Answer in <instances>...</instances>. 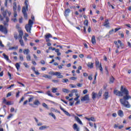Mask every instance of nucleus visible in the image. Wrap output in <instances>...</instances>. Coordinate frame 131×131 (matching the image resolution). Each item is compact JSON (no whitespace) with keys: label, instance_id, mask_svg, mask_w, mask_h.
<instances>
[{"label":"nucleus","instance_id":"nucleus-8","mask_svg":"<svg viewBox=\"0 0 131 131\" xmlns=\"http://www.w3.org/2000/svg\"><path fill=\"white\" fill-rule=\"evenodd\" d=\"M0 31L4 33V34H8V30L3 25H0Z\"/></svg>","mask_w":131,"mask_h":131},{"label":"nucleus","instance_id":"nucleus-16","mask_svg":"<svg viewBox=\"0 0 131 131\" xmlns=\"http://www.w3.org/2000/svg\"><path fill=\"white\" fill-rule=\"evenodd\" d=\"M33 104L34 105H35V106H39V105H40V102L38 100L36 99L35 100V101L33 102Z\"/></svg>","mask_w":131,"mask_h":131},{"label":"nucleus","instance_id":"nucleus-15","mask_svg":"<svg viewBox=\"0 0 131 131\" xmlns=\"http://www.w3.org/2000/svg\"><path fill=\"white\" fill-rule=\"evenodd\" d=\"M87 66L89 67V68H90V69H92V68H94V63L88 62L87 63Z\"/></svg>","mask_w":131,"mask_h":131},{"label":"nucleus","instance_id":"nucleus-60","mask_svg":"<svg viewBox=\"0 0 131 131\" xmlns=\"http://www.w3.org/2000/svg\"><path fill=\"white\" fill-rule=\"evenodd\" d=\"M69 53H72L71 50H69L68 51L66 52V54H69Z\"/></svg>","mask_w":131,"mask_h":131},{"label":"nucleus","instance_id":"nucleus-27","mask_svg":"<svg viewBox=\"0 0 131 131\" xmlns=\"http://www.w3.org/2000/svg\"><path fill=\"white\" fill-rule=\"evenodd\" d=\"M95 65L96 67V68H98V67L100 66V62L98 60H95Z\"/></svg>","mask_w":131,"mask_h":131},{"label":"nucleus","instance_id":"nucleus-64","mask_svg":"<svg viewBox=\"0 0 131 131\" xmlns=\"http://www.w3.org/2000/svg\"><path fill=\"white\" fill-rule=\"evenodd\" d=\"M27 103H28V100H26L24 101L23 105H26V104H27Z\"/></svg>","mask_w":131,"mask_h":131},{"label":"nucleus","instance_id":"nucleus-19","mask_svg":"<svg viewBox=\"0 0 131 131\" xmlns=\"http://www.w3.org/2000/svg\"><path fill=\"white\" fill-rule=\"evenodd\" d=\"M92 42L93 45H96V36L95 35L92 36Z\"/></svg>","mask_w":131,"mask_h":131},{"label":"nucleus","instance_id":"nucleus-63","mask_svg":"<svg viewBox=\"0 0 131 131\" xmlns=\"http://www.w3.org/2000/svg\"><path fill=\"white\" fill-rule=\"evenodd\" d=\"M88 76H89V75L88 74V73H83V76H85V77H86Z\"/></svg>","mask_w":131,"mask_h":131},{"label":"nucleus","instance_id":"nucleus-6","mask_svg":"<svg viewBox=\"0 0 131 131\" xmlns=\"http://www.w3.org/2000/svg\"><path fill=\"white\" fill-rule=\"evenodd\" d=\"M90 95L87 94L85 95L84 97H82L81 98V101L82 102L86 101V103H89L90 102Z\"/></svg>","mask_w":131,"mask_h":131},{"label":"nucleus","instance_id":"nucleus-56","mask_svg":"<svg viewBox=\"0 0 131 131\" xmlns=\"http://www.w3.org/2000/svg\"><path fill=\"white\" fill-rule=\"evenodd\" d=\"M40 63L42 65H45V64H46V62H45V60H41Z\"/></svg>","mask_w":131,"mask_h":131},{"label":"nucleus","instance_id":"nucleus-48","mask_svg":"<svg viewBox=\"0 0 131 131\" xmlns=\"http://www.w3.org/2000/svg\"><path fill=\"white\" fill-rule=\"evenodd\" d=\"M114 32V29H112V30L109 31V34H113Z\"/></svg>","mask_w":131,"mask_h":131},{"label":"nucleus","instance_id":"nucleus-14","mask_svg":"<svg viewBox=\"0 0 131 131\" xmlns=\"http://www.w3.org/2000/svg\"><path fill=\"white\" fill-rule=\"evenodd\" d=\"M73 128L74 130L79 131V127H78V126H77V124L76 123L74 124V125H73Z\"/></svg>","mask_w":131,"mask_h":131},{"label":"nucleus","instance_id":"nucleus-46","mask_svg":"<svg viewBox=\"0 0 131 131\" xmlns=\"http://www.w3.org/2000/svg\"><path fill=\"white\" fill-rule=\"evenodd\" d=\"M71 93L72 94H74V93H77V90L76 89H74L71 91Z\"/></svg>","mask_w":131,"mask_h":131},{"label":"nucleus","instance_id":"nucleus-24","mask_svg":"<svg viewBox=\"0 0 131 131\" xmlns=\"http://www.w3.org/2000/svg\"><path fill=\"white\" fill-rule=\"evenodd\" d=\"M96 97H98V95H97V93H96L95 92H93L92 93V99L93 100H95L96 99Z\"/></svg>","mask_w":131,"mask_h":131},{"label":"nucleus","instance_id":"nucleus-11","mask_svg":"<svg viewBox=\"0 0 131 131\" xmlns=\"http://www.w3.org/2000/svg\"><path fill=\"white\" fill-rule=\"evenodd\" d=\"M110 97L109 92L106 91L103 94V99H104V100H107Z\"/></svg>","mask_w":131,"mask_h":131},{"label":"nucleus","instance_id":"nucleus-30","mask_svg":"<svg viewBox=\"0 0 131 131\" xmlns=\"http://www.w3.org/2000/svg\"><path fill=\"white\" fill-rule=\"evenodd\" d=\"M47 95H48V96H49L50 97H52L53 98V97H54V96H53V95L51 93V91H48L47 92Z\"/></svg>","mask_w":131,"mask_h":131},{"label":"nucleus","instance_id":"nucleus-39","mask_svg":"<svg viewBox=\"0 0 131 131\" xmlns=\"http://www.w3.org/2000/svg\"><path fill=\"white\" fill-rule=\"evenodd\" d=\"M84 25H85L86 26H88V25H89V21L88 20V19L85 20L84 21Z\"/></svg>","mask_w":131,"mask_h":131},{"label":"nucleus","instance_id":"nucleus-26","mask_svg":"<svg viewBox=\"0 0 131 131\" xmlns=\"http://www.w3.org/2000/svg\"><path fill=\"white\" fill-rule=\"evenodd\" d=\"M42 77H45V78H48V79H52V76L48 75L47 74H45L44 75H43Z\"/></svg>","mask_w":131,"mask_h":131},{"label":"nucleus","instance_id":"nucleus-13","mask_svg":"<svg viewBox=\"0 0 131 131\" xmlns=\"http://www.w3.org/2000/svg\"><path fill=\"white\" fill-rule=\"evenodd\" d=\"M70 13V9H66L64 12V15L66 17H68V16H69Z\"/></svg>","mask_w":131,"mask_h":131},{"label":"nucleus","instance_id":"nucleus-41","mask_svg":"<svg viewBox=\"0 0 131 131\" xmlns=\"http://www.w3.org/2000/svg\"><path fill=\"white\" fill-rule=\"evenodd\" d=\"M68 81H69V80H68V79H62V82H63V83L68 82Z\"/></svg>","mask_w":131,"mask_h":131},{"label":"nucleus","instance_id":"nucleus-18","mask_svg":"<svg viewBox=\"0 0 131 131\" xmlns=\"http://www.w3.org/2000/svg\"><path fill=\"white\" fill-rule=\"evenodd\" d=\"M118 115H119V116H120V117H123V111H122V110H119L118 112Z\"/></svg>","mask_w":131,"mask_h":131},{"label":"nucleus","instance_id":"nucleus-31","mask_svg":"<svg viewBox=\"0 0 131 131\" xmlns=\"http://www.w3.org/2000/svg\"><path fill=\"white\" fill-rule=\"evenodd\" d=\"M23 14L25 20H27V19H28V15H27V13H23Z\"/></svg>","mask_w":131,"mask_h":131},{"label":"nucleus","instance_id":"nucleus-2","mask_svg":"<svg viewBox=\"0 0 131 131\" xmlns=\"http://www.w3.org/2000/svg\"><path fill=\"white\" fill-rule=\"evenodd\" d=\"M11 14V12L8 11V10H6L2 12L3 17L0 14V21H4V19H5L3 22V24L5 25V26H8V25H9L8 23L9 21H10V18L9 17H10Z\"/></svg>","mask_w":131,"mask_h":131},{"label":"nucleus","instance_id":"nucleus-21","mask_svg":"<svg viewBox=\"0 0 131 131\" xmlns=\"http://www.w3.org/2000/svg\"><path fill=\"white\" fill-rule=\"evenodd\" d=\"M29 53H30V50H29V49H27L24 50V54L25 55H28V54H29Z\"/></svg>","mask_w":131,"mask_h":131},{"label":"nucleus","instance_id":"nucleus-1","mask_svg":"<svg viewBox=\"0 0 131 131\" xmlns=\"http://www.w3.org/2000/svg\"><path fill=\"white\" fill-rule=\"evenodd\" d=\"M114 94L119 97H123V98L120 99L121 104L125 108H130L131 105L127 100L131 99V97L129 95L128 90L126 88L121 86L120 91L114 90Z\"/></svg>","mask_w":131,"mask_h":131},{"label":"nucleus","instance_id":"nucleus-37","mask_svg":"<svg viewBox=\"0 0 131 131\" xmlns=\"http://www.w3.org/2000/svg\"><path fill=\"white\" fill-rule=\"evenodd\" d=\"M26 58H27V61H30L31 60V57L29 55H28L27 56Z\"/></svg>","mask_w":131,"mask_h":131},{"label":"nucleus","instance_id":"nucleus-35","mask_svg":"<svg viewBox=\"0 0 131 131\" xmlns=\"http://www.w3.org/2000/svg\"><path fill=\"white\" fill-rule=\"evenodd\" d=\"M17 85H18L19 86H25V85H24V84L19 82H17Z\"/></svg>","mask_w":131,"mask_h":131},{"label":"nucleus","instance_id":"nucleus-10","mask_svg":"<svg viewBox=\"0 0 131 131\" xmlns=\"http://www.w3.org/2000/svg\"><path fill=\"white\" fill-rule=\"evenodd\" d=\"M74 118H75L76 121H77V122H78V123H79V124H81V125H83V123H82V122L81 121V120H80V119H79V118H78V117L75 116Z\"/></svg>","mask_w":131,"mask_h":131},{"label":"nucleus","instance_id":"nucleus-49","mask_svg":"<svg viewBox=\"0 0 131 131\" xmlns=\"http://www.w3.org/2000/svg\"><path fill=\"white\" fill-rule=\"evenodd\" d=\"M52 81L54 82V83H58L59 82V80H52Z\"/></svg>","mask_w":131,"mask_h":131},{"label":"nucleus","instance_id":"nucleus-23","mask_svg":"<svg viewBox=\"0 0 131 131\" xmlns=\"http://www.w3.org/2000/svg\"><path fill=\"white\" fill-rule=\"evenodd\" d=\"M102 93H103V90L101 89L99 91L98 94H97V98H101Z\"/></svg>","mask_w":131,"mask_h":131},{"label":"nucleus","instance_id":"nucleus-44","mask_svg":"<svg viewBox=\"0 0 131 131\" xmlns=\"http://www.w3.org/2000/svg\"><path fill=\"white\" fill-rule=\"evenodd\" d=\"M34 98V97H31L30 98H29L28 100L29 103H30V102H32V101H33Z\"/></svg>","mask_w":131,"mask_h":131},{"label":"nucleus","instance_id":"nucleus-9","mask_svg":"<svg viewBox=\"0 0 131 131\" xmlns=\"http://www.w3.org/2000/svg\"><path fill=\"white\" fill-rule=\"evenodd\" d=\"M59 108L61 110V111H62L64 113V114H66V115H67V116H71V115H70V114H69V113H68V112L66 111L64 108H63V107H62V106H61V105H59Z\"/></svg>","mask_w":131,"mask_h":131},{"label":"nucleus","instance_id":"nucleus-61","mask_svg":"<svg viewBox=\"0 0 131 131\" xmlns=\"http://www.w3.org/2000/svg\"><path fill=\"white\" fill-rule=\"evenodd\" d=\"M12 116H13V115L12 114H10L8 117H7V119H10V118H11L12 117Z\"/></svg>","mask_w":131,"mask_h":131},{"label":"nucleus","instance_id":"nucleus-51","mask_svg":"<svg viewBox=\"0 0 131 131\" xmlns=\"http://www.w3.org/2000/svg\"><path fill=\"white\" fill-rule=\"evenodd\" d=\"M90 120H91V121H94V122L96 121V120L95 119V118L93 117L90 118Z\"/></svg>","mask_w":131,"mask_h":131},{"label":"nucleus","instance_id":"nucleus-50","mask_svg":"<svg viewBox=\"0 0 131 131\" xmlns=\"http://www.w3.org/2000/svg\"><path fill=\"white\" fill-rule=\"evenodd\" d=\"M49 50H51L52 51H55V50H56V49L55 48H53L52 47H50L49 48Z\"/></svg>","mask_w":131,"mask_h":131},{"label":"nucleus","instance_id":"nucleus-3","mask_svg":"<svg viewBox=\"0 0 131 131\" xmlns=\"http://www.w3.org/2000/svg\"><path fill=\"white\" fill-rule=\"evenodd\" d=\"M31 19L29 20V23L28 24L26 25L25 29L27 32L29 33H31V28H32V26L33 25V21H34V16H31Z\"/></svg>","mask_w":131,"mask_h":131},{"label":"nucleus","instance_id":"nucleus-4","mask_svg":"<svg viewBox=\"0 0 131 131\" xmlns=\"http://www.w3.org/2000/svg\"><path fill=\"white\" fill-rule=\"evenodd\" d=\"M18 33H19L18 39H19V43L22 47H24L25 46L24 41L22 39V36H23V34H24L23 31H22V30H19Z\"/></svg>","mask_w":131,"mask_h":131},{"label":"nucleus","instance_id":"nucleus-40","mask_svg":"<svg viewBox=\"0 0 131 131\" xmlns=\"http://www.w3.org/2000/svg\"><path fill=\"white\" fill-rule=\"evenodd\" d=\"M48 102H50V103H52V104H54V105H58V103L52 101V100H47Z\"/></svg>","mask_w":131,"mask_h":131},{"label":"nucleus","instance_id":"nucleus-12","mask_svg":"<svg viewBox=\"0 0 131 131\" xmlns=\"http://www.w3.org/2000/svg\"><path fill=\"white\" fill-rule=\"evenodd\" d=\"M55 76L57 77V78H63L64 76L61 74V73L59 72H56Z\"/></svg>","mask_w":131,"mask_h":131},{"label":"nucleus","instance_id":"nucleus-62","mask_svg":"<svg viewBox=\"0 0 131 131\" xmlns=\"http://www.w3.org/2000/svg\"><path fill=\"white\" fill-rule=\"evenodd\" d=\"M6 105H12V102L8 101L7 102Z\"/></svg>","mask_w":131,"mask_h":131},{"label":"nucleus","instance_id":"nucleus-55","mask_svg":"<svg viewBox=\"0 0 131 131\" xmlns=\"http://www.w3.org/2000/svg\"><path fill=\"white\" fill-rule=\"evenodd\" d=\"M88 93V90L85 89L83 91V94H84V95H85V94Z\"/></svg>","mask_w":131,"mask_h":131},{"label":"nucleus","instance_id":"nucleus-59","mask_svg":"<svg viewBox=\"0 0 131 131\" xmlns=\"http://www.w3.org/2000/svg\"><path fill=\"white\" fill-rule=\"evenodd\" d=\"M120 28L115 29V32H117V31H118V30H120Z\"/></svg>","mask_w":131,"mask_h":131},{"label":"nucleus","instance_id":"nucleus-5","mask_svg":"<svg viewBox=\"0 0 131 131\" xmlns=\"http://www.w3.org/2000/svg\"><path fill=\"white\" fill-rule=\"evenodd\" d=\"M13 5L14 16L11 20L13 22H16L17 21V19L16 18V17H17V5L16 2H14Z\"/></svg>","mask_w":131,"mask_h":131},{"label":"nucleus","instance_id":"nucleus-34","mask_svg":"<svg viewBox=\"0 0 131 131\" xmlns=\"http://www.w3.org/2000/svg\"><path fill=\"white\" fill-rule=\"evenodd\" d=\"M49 115H50V116H52V117H53L54 119H56V116L54 114H53V113H49Z\"/></svg>","mask_w":131,"mask_h":131},{"label":"nucleus","instance_id":"nucleus-20","mask_svg":"<svg viewBox=\"0 0 131 131\" xmlns=\"http://www.w3.org/2000/svg\"><path fill=\"white\" fill-rule=\"evenodd\" d=\"M47 128H49V126H46V125H43V126H42L41 127H39V129L40 130H43V129H46Z\"/></svg>","mask_w":131,"mask_h":131},{"label":"nucleus","instance_id":"nucleus-57","mask_svg":"<svg viewBox=\"0 0 131 131\" xmlns=\"http://www.w3.org/2000/svg\"><path fill=\"white\" fill-rule=\"evenodd\" d=\"M11 96H12V93L11 92H9L8 93L7 97L8 98V97H11Z\"/></svg>","mask_w":131,"mask_h":131},{"label":"nucleus","instance_id":"nucleus-38","mask_svg":"<svg viewBox=\"0 0 131 131\" xmlns=\"http://www.w3.org/2000/svg\"><path fill=\"white\" fill-rule=\"evenodd\" d=\"M110 82H111V83H113V82H114V78L113 77H111L110 78Z\"/></svg>","mask_w":131,"mask_h":131},{"label":"nucleus","instance_id":"nucleus-47","mask_svg":"<svg viewBox=\"0 0 131 131\" xmlns=\"http://www.w3.org/2000/svg\"><path fill=\"white\" fill-rule=\"evenodd\" d=\"M70 79H71V80H76V79H77V78L75 77H72L70 78Z\"/></svg>","mask_w":131,"mask_h":131},{"label":"nucleus","instance_id":"nucleus-33","mask_svg":"<svg viewBox=\"0 0 131 131\" xmlns=\"http://www.w3.org/2000/svg\"><path fill=\"white\" fill-rule=\"evenodd\" d=\"M52 35H51V34H47L45 35V38H50V37H52Z\"/></svg>","mask_w":131,"mask_h":131},{"label":"nucleus","instance_id":"nucleus-42","mask_svg":"<svg viewBox=\"0 0 131 131\" xmlns=\"http://www.w3.org/2000/svg\"><path fill=\"white\" fill-rule=\"evenodd\" d=\"M24 65L26 67V68H29V66L27 64V63L26 62H24Z\"/></svg>","mask_w":131,"mask_h":131},{"label":"nucleus","instance_id":"nucleus-45","mask_svg":"<svg viewBox=\"0 0 131 131\" xmlns=\"http://www.w3.org/2000/svg\"><path fill=\"white\" fill-rule=\"evenodd\" d=\"M62 92L63 93H68L69 91H68V90H67L66 89H62Z\"/></svg>","mask_w":131,"mask_h":131},{"label":"nucleus","instance_id":"nucleus-53","mask_svg":"<svg viewBox=\"0 0 131 131\" xmlns=\"http://www.w3.org/2000/svg\"><path fill=\"white\" fill-rule=\"evenodd\" d=\"M92 76L93 75H91L88 77V79H89V80H92V79H93Z\"/></svg>","mask_w":131,"mask_h":131},{"label":"nucleus","instance_id":"nucleus-36","mask_svg":"<svg viewBox=\"0 0 131 131\" xmlns=\"http://www.w3.org/2000/svg\"><path fill=\"white\" fill-rule=\"evenodd\" d=\"M49 74H50V75H56V72H55L53 71L49 72Z\"/></svg>","mask_w":131,"mask_h":131},{"label":"nucleus","instance_id":"nucleus-54","mask_svg":"<svg viewBox=\"0 0 131 131\" xmlns=\"http://www.w3.org/2000/svg\"><path fill=\"white\" fill-rule=\"evenodd\" d=\"M19 23H23V18L21 17L19 19Z\"/></svg>","mask_w":131,"mask_h":131},{"label":"nucleus","instance_id":"nucleus-25","mask_svg":"<svg viewBox=\"0 0 131 131\" xmlns=\"http://www.w3.org/2000/svg\"><path fill=\"white\" fill-rule=\"evenodd\" d=\"M97 68H99V70L101 71V73H103V68L102 67V63H100L99 66L97 67Z\"/></svg>","mask_w":131,"mask_h":131},{"label":"nucleus","instance_id":"nucleus-17","mask_svg":"<svg viewBox=\"0 0 131 131\" xmlns=\"http://www.w3.org/2000/svg\"><path fill=\"white\" fill-rule=\"evenodd\" d=\"M109 20L105 19L104 23V26H106V27H110V26H109Z\"/></svg>","mask_w":131,"mask_h":131},{"label":"nucleus","instance_id":"nucleus-52","mask_svg":"<svg viewBox=\"0 0 131 131\" xmlns=\"http://www.w3.org/2000/svg\"><path fill=\"white\" fill-rule=\"evenodd\" d=\"M0 46L1 48H4L5 46L3 44V42L2 41H0Z\"/></svg>","mask_w":131,"mask_h":131},{"label":"nucleus","instance_id":"nucleus-43","mask_svg":"<svg viewBox=\"0 0 131 131\" xmlns=\"http://www.w3.org/2000/svg\"><path fill=\"white\" fill-rule=\"evenodd\" d=\"M19 60H20V61H23V60H24L23 55H19Z\"/></svg>","mask_w":131,"mask_h":131},{"label":"nucleus","instance_id":"nucleus-7","mask_svg":"<svg viewBox=\"0 0 131 131\" xmlns=\"http://www.w3.org/2000/svg\"><path fill=\"white\" fill-rule=\"evenodd\" d=\"M25 7L23 8L22 12L23 14L26 13V11L28 10V0H26L25 2Z\"/></svg>","mask_w":131,"mask_h":131},{"label":"nucleus","instance_id":"nucleus-58","mask_svg":"<svg viewBox=\"0 0 131 131\" xmlns=\"http://www.w3.org/2000/svg\"><path fill=\"white\" fill-rule=\"evenodd\" d=\"M34 72L36 75H39L40 74L39 72H38V71H35Z\"/></svg>","mask_w":131,"mask_h":131},{"label":"nucleus","instance_id":"nucleus-32","mask_svg":"<svg viewBox=\"0 0 131 131\" xmlns=\"http://www.w3.org/2000/svg\"><path fill=\"white\" fill-rule=\"evenodd\" d=\"M42 105L44 108H46V109H49V106H48V104H46V103H43L42 104Z\"/></svg>","mask_w":131,"mask_h":131},{"label":"nucleus","instance_id":"nucleus-22","mask_svg":"<svg viewBox=\"0 0 131 131\" xmlns=\"http://www.w3.org/2000/svg\"><path fill=\"white\" fill-rule=\"evenodd\" d=\"M118 42L119 43L120 47L121 49H123V48H124L123 43H122L120 40H118Z\"/></svg>","mask_w":131,"mask_h":131},{"label":"nucleus","instance_id":"nucleus-29","mask_svg":"<svg viewBox=\"0 0 131 131\" xmlns=\"http://www.w3.org/2000/svg\"><path fill=\"white\" fill-rule=\"evenodd\" d=\"M57 91H58V88H52V93H57Z\"/></svg>","mask_w":131,"mask_h":131},{"label":"nucleus","instance_id":"nucleus-28","mask_svg":"<svg viewBox=\"0 0 131 131\" xmlns=\"http://www.w3.org/2000/svg\"><path fill=\"white\" fill-rule=\"evenodd\" d=\"M3 56L4 57V59L7 60V61H9V56L6 55V54L3 53Z\"/></svg>","mask_w":131,"mask_h":131}]
</instances>
